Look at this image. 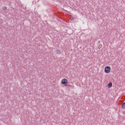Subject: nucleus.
<instances>
[{
  "mask_svg": "<svg viewBox=\"0 0 125 125\" xmlns=\"http://www.w3.org/2000/svg\"><path fill=\"white\" fill-rule=\"evenodd\" d=\"M61 83L62 84H67V83H68V80L63 79L62 80Z\"/></svg>",
  "mask_w": 125,
  "mask_h": 125,
  "instance_id": "2",
  "label": "nucleus"
},
{
  "mask_svg": "<svg viewBox=\"0 0 125 125\" xmlns=\"http://www.w3.org/2000/svg\"><path fill=\"white\" fill-rule=\"evenodd\" d=\"M73 19H74L73 18L71 19V20H73Z\"/></svg>",
  "mask_w": 125,
  "mask_h": 125,
  "instance_id": "7",
  "label": "nucleus"
},
{
  "mask_svg": "<svg viewBox=\"0 0 125 125\" xmlns=\"http://www.w3.org/2000/svg\"><path fill=\"white\" fill-rule=\"evenodd\" d=\"M121 107L123 109H125V102L122 104Z\"/></svg>",
  "mask_w": 125,
  "mask_h": 125,
  "instance_id": "4",
  "label": "nucleus"
},
{
  "mask_svg": "<svg viewBox=\"0 0 125 125\" xmlns=\"http://www.w3.org/2000/svg\"><path fill=\"white\" fill-rule=\"evenodd\" d=\"M112 83H109L107 85L108 88H111V87H112Z\"/></svg>",
  "mask_w": 125,
  "mask_h": 125,
  "instance_id": "3",
  "label": "nucleus"
},
{
  "mask_svg": "<svg viewBox=\"0 0 125 125\" xmlns=\"http://www.w3.org/2000/svg\"><path fill=\"white\" fill-rule=\"evenodd\" d=\"M56 53H57V54H60L61 53V51H60V50H57Z\"/></svg>",
  "mask_w": 125,
  "mask_h": 125,
  "instance_id": "5",
  "label": "nucleus"
},
{
  "mask_svg": "<svg viewBox=\"0 0 125 125\" xmlns=\"http://www.w3.org/2000/svg\"><path fill=\"white\" fill-rule=\"evenodd\" d=\"M104 72L106 74H109L110 72H111V67L109 66H107L104 68Z\"/></svg>",
  "mask_w": 125,
  "mask_h": 125,
  "instance_id": "1",
  "label": "nucleus"
},
{
  "mask_svg": "<svg viewBox=\"0 0 125 125\" xmlns=\"http://www.w3.org/2000/svg\"><path fill=\"white\" fill-rule=\"evenodd\" d=\"M3 10H5V9H6V7H3Z\"/></svg>",
  "mask_w": 125,
  "mask_h": 125,
  "instance_id": "6",
  "label": "nucleus"
}]
</instances>
